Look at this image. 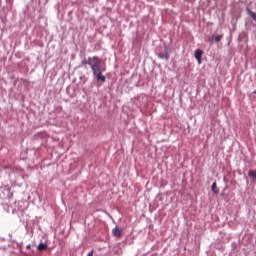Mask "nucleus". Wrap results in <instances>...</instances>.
I'll use <instances>...</instances> for the list:
<instances>
[{"label": "nucleus", "instance_id": "7", "mask_svg": "<svg viewBox=\"0 0 256 256\" xmlns=\"http://www.w3.org/2000/svg\"><path fill=\"white\" fill-rule=\"evenodd\" d=\"M214 37V41L216 43H219V41H221V39H223V35H217V36H213Z\"/></svg>", "mask_w": 256, "mask_h": 256}, {"label": "nucleus", "instance_id": "10", "mask_svg": "<svg viewBox=\"0 0 256 256\" xmlns=\"http://www.w3.org/2000/svg\"><path fill=\"white\" fill-rule=\"evenodd\" d=\"M165 59H169V55L165 54Z\"/></svg>", "mask_w": 256, "mask_h": 256}, {"label": "nucleus", "instance_id": "8", "mask_svg": "<svg viewBox=\"0 0 256 256\" xmlns=\"http://www.w3.org/2000/svg\"><path fill=\"white\" fill-rule=\"evenodd\" d=\"M26 249H31V244H28V245L26 246Z\"/></svg>", "mask_w": 256, "mask_h": 256}, {"label": "nucleus", "instance_id": "5", "mask_svg": "<svg viewBox=\"0 0 256 256\" xmlns=\"http://www.w3.org/2000/svg\"><path fill=\"white\" fill-rule=\"evenodd\" d=\"M212 191H213V193H215V195H217V193H219V188H217V182H214L212 184Z\"/></svg>", "mask_w": 256, "mask_h": 256}, {"label": "nucleus", "instance_id": "4", "mask_svg": "<svg viewBox=\"0 0 256 256\" xmlns=\"http://www.w3.org/2000/svg\"><path fill=\"white\" fill-rule=\"evenodd\" d=\"M47 249V244L40 243L37 247L38 251H45Z\"/></svg>", "mask_w": 256, "mask_h": 256}, {"label": "nucleus", "instance_id": "9", "mask_svg": "<svg viewBox=\"0 0 256 256\" xmlns=\"http://www.w3.org/2000/svg\"><path fill=\"white\" fill-rule=\"evenodd\" d=\"M87 256H93V251H91Z\"/></svg>", "mask_w": 256, "mask_h": 256}, {"label": "nucleus", "instance_id": "3", "mask_svg": "<svg viewBox=\"0 0 256 256\" xmlns=\"http://www.w3.org/2000/svg\"><path fill=\"white\" fill-rule=\"evenodd\" d=\"M203 58V52L201 49H197L195 51V59L198 61L199 65H201V59Z\"/></svg>", "mask_w": 256, "mask_h": 256}, {"label": "nucleus", "instance_id": "6", "mask_svg": "<svg viewBox=\"0 0 256 256\" xmlns=\"http://www.w3.org/2000/svg\"><path fill=\"white\" fill-rule=\"evenodd\" d=\"M249 177H252V179H256V171L250 170L248 172Z\"/></svg>", "mask_w": 256, "mask_h": 256}, {"label": "nucleus", "instance_id": "11", "mask_svg": "<svg viewBox=\"0 0 256 256\" xmlns=\"http://www.w3.org/2000/svg\"><path fill=\"white\" fill-rule=\"evenodd\" d=\"M254 95H256V90L253 92Z\"/></svg>", "mask_w": 256, "mask_h": 256}, {"label": "nucleus", "instance_id": "1", "mask_svg": "<svg viewBox=\"0 0 256 256\" xmlns=\"http://www.w3.org/2000/svg\"><path fill=\"white\" fill-rule=\"evenodd\" d=\"M81 63L82 65H89L91 67L95 79L101 81L102 83H105V81H107V78L103 75V73L107 71V68L103 63V59L97 56H93L89 57L87 61L83 60Z\"/></svg>", "mask_w": 256, "mask_h": 256}, {"label": "nucleus", "instance_id": "2", "mask_svg": "<svg viewBox=\"0 0 256 256\" xmlns=\"http://www.w3.org/2000/svg\"><path fill=\"white\" fill-rule=\"evenodd\" d=\"M112 235H114V237H121V235H123V228H119L118 226H116L112 230Z\"/></svg>", "mask_w": 256, "mask_h": 256}]
</instances>
